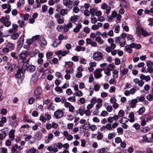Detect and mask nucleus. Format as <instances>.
<instances>
[{"label":"nucleus","mask_w":153,"mask_h":153,"mask_svg":"<svg viewBox=\"0 0 153 153\" xmlns=\"http://www.w3.org/2000/svg\"><path fill=\"white\" fill-rule=\"evenodd\" d=\"M102 8L103 10H105V13L108 15L109 14V12L111 10V8L109 6H108L105 3H103L101 5Z\"/></svg>","instance_id":"nucleus-8"},{"label":"nucleus","mask_w":153,"mask_h":153,"mask_svg":"<svg viewBox=\"0 0 153 153\" xmlns=\"http://www.w3.org/2000/svg\"><path fill=\"white\" fill-rule=\"evenodd\" d=\"M102 53L100 52H96L93 55V57L94 60L96 61H100L103 57Z\"/></svg>","instance_id":"nucleus-4"},{"label":"nucleus","mask_w":153,"mask_h":153,"mask_svg":"<svg viewBox=\"0 0 153 153\" xmlns=\"http://www.w3.org/2000/svg\"><path fill=\"white\" fill-rule=\"evenodd\" d=\"M18 121L16 120L12 122L11 125L13 127L16 128L18 124Z\"/></svg>","instance_id":"nucleus-53"},{"label":"nucleus","mask_w":153,"mask_h":153,"mask_svg":"<svg viewBox=\"0 0 153 153\" xmlns=\"http://www.w3.org/2000/svg\"><path fill=\"white\" fill-rule=\"evenodd\" d=\"M42 12L43 13L45 12L48 10V7L45 5H43L42 6Z\"/></svg>","instance_id":"nucleus-60"},{"label":"nucleus","mask_w":153,"mask_h":153,"mask_svg":"<svg viewBox=\"0 0 153 153\" xmlns=\"http://www.w3.org/2000/svg\"><path fill=\"white\" fill-rule=\"evenodd\" d=\"M134 82L135 84H138L140 87H142L144 84V82L142 80H140L136 78L134 79Z\"/></svg>","instance_id":"nucleus-18"},{"label":"nucleus","mask_w":153,"mask_h":153,"mask_svg":"<svg viewBox=\"0 0 153 153\" xmlns=\"http://www.w3.org/2000/svg\"><path fill=\"white\" fill-rule=\"evenodd\" d=\"M140 78L142 80H145L147 81H149L151 79L149 76H146L142 74L140 75Z\"/></svg>","instance_id":"nucleus-26"},{"label":"nucleus","mask_w":153,"mask_h":153,"mask_svg":"<svg viewBox=\"0 0 153 153\" xmlns=\"http://www.w3.org/2000/svg\"><path fill=\"white\" fill-rule=\"evenodd\" d=\"M47 109L49 110L54 111L55 109V106L52 103H51L48 106Z\"/></svg>","instance_id":"nucleus-35"},{"label":"nucleus","mask_w":153,"mask_h":153,"mask_svg":"<svg viewBox=\"0 0 153 153\" xmlns=\"http://www.w3.org/2000/svg\"><path fill=\"white\" fill-rule=\"evenodd\" d=\"M6 46L10 51H11L14 49L15 44L9 42L7 43Z\"/></svg>","instance_id":"nucleus-21"},{"label":"nucleus","mask_w":153,"mask_h":153,"mask_svg":"<svg viewBox=\"0 0 153 153\" xmlns=\"http://www.w3.org/2000/svg\"><path fill=\"white\" fill-rule=\"evenodd\" d=\"M0 151L2 153H7V149L5 147H1L0 148Z\"/></svg>","instance_id":"nucleus-58"},{"label":"nucleus","mask_w":153,"mask_h":153,"mask_svg":"<svg viewBox=\"0 0 153 153\" xmlns=\"http://www.w3.org/2000/svg\"><path fill=\"white\" fill-rule=\"evenodd\" d=\"M130 46L131 48H134L137 49H139L141 47V46L140 44H136L134 43H131Z\"/></svg>","instance_id":"nucleus-22"},{"label":"nucleus","mask_w":153,"mask_h":153,"mask_svg":"<svg viewBox=\"0 0 153 153\" xmlns=\"http://www.w3.org/2000/svg\"><path fill=\"white\" fill-rule=\"evenodd\" d=\"M79 114L81 116H82L85 113V108L83 107H81L79 109Z\"/></svg>","instance_id":"nucleus-45"},{"label":"nucleus","mask_w":153,"mask_h":153,"mask_svg":"<svg viewBox=\"0 0 153 153\" xmlns=\"http://www.w3.org/2000/svg\"><path fill=\"white\" fill-rule=\"evenodd\" d=\"M139 89V88L138 87H136L135 88H131L129 91L131 95H133L135 94V92Z\"/></svg>","instance_id":"nucleus-31"},{"label":"nucleus","mask_w":153,"mask_h":153,"mask_svg":"<svg viewBox=\"0 0 153 153\" xmlns=\"http://www.w3.org/2000/svg\"><path fill=\"white\" fill-rule=\"evenodd\" d=\"M136 32L138 36L142 35L144 37H146L150 35V34L146 30H144L143 28L139 29Z\"/></svg>","instance_id":"nucleus-7"},{"label":"nucleus","mask_w":153,"mask_h":153,"mask_svg":"<svg viewBox=\"0 0 153 153\" xmlns=\"http://www.w3.org/2000/svg\"><path fill=\"white\" fill-rule=\"evenodd\" d=\"M103 69H97L94 72V76L96 79H98L101 77L102 76L101 73V71H102Z\"/></svg>","instance_id":"nucleus-11"},{"label":"nucleus","mask_w":153,"mask_h":153,"mask_svg":"<svg viewBox=\"0 0 153 153\" xmlns=\"http://www.w3.org/2000/svg\"><path fill=\"white\" fill-rule=\"evenodd\" d=\"M117 133L119 134H122L123 133V128L120 127H118L117 128Z\"/></svg>","instance_id":"nucleus-56"},{"label":"nucleus","mask_w":153,"mask_h":153,"mask_svg":"<svg viewBox=\"0 0 153 153\" xmlns=\"http://www.w3.org/2000/svg\"><path fill=\"white\" fill-rule=\"evenodd\" d=\"M88 125V126L87 127V128H90L92 131H94L97 129V127L96 126L94 125L90 126V124L89 122L86 123L85 124V125Z\"/></svg>","instance_id":"nucleus-19"},{"label":"nucleus","mask_w":153,"mask_h":153,"mask_svg":"<svg viewBox=\"0 0 153 153\" xmlns=\"http://www.w3.org/2000/svg\"><path fill=\"white\" fill-rule=\"evenodd\" d=\"M47 0H36V7H34L35 8L40 7L41 6V3H45Z\"/></svg>","instance_id":"nucleus-17"},{"label":"nucleus","mask_w":153,"mask_h":153,"mask_svg":"<svg viewBox=\"0 0 153 153\" xmlns=\"http://www.w3.org/2000/svg\"><path fill=\"white\" fill-rule=\"evenodd\" d=\"M137 102V100L136 99H133L130 102L129 105L131 108H134L135 107L136 104Z\"/></svg>","instance_id":"nucleus-23"},{"label":"nucleus","mask_w":153,"mask_h":153,"mask_svg":"<svg viewBox=\"0 0 153 153\" xmlns=\"http://www.w3.org/2000/svg\"><path fill=\"white\" fill-rule=\"evenodd\" d=\"M36 100L33 97H31L28 100V102L29 104H32L34 102L35 100Z\"/></svg>","instance_id":"nucleus-64"},{"label":"nucleus","mask_w":153,"mask_h":153,"mask_svg":"<svg viewBox=\"0 0 153 153\" xmlns=\"http://www.w3.org/2000/svg\"><path fill=\"white\" fill-rule=\"evenodd\" d=\"M67 99L68 101L72 102H75L76 100L75 97L74 96L69 97Z\"/></svg>","instance_id":"nucleus-55"},{"label":"nucleus","mask_w":153,"mask_h":153,"mask_svg":"<svg viewBox=\"0 0 153 153\" xmlns=\"http://www.w3.org/2000/svg\"><path fill=\"white\" fill-rule=\"evenodd\" d=\"M145 108L144 107L142 106L135 112V114L136 115H141L145 112Z\"/></svg>","instance_id":"nucleus-15"},{"label":"nucleus","mask_w":153,"mask_h":153,"mask_svg":"<svg viewBox=\"0 0 153 153\" xmlns=\"http://www.w3.org/2000/svg\"><path fill=\"white\" fill-rule=\"evenodd\" d=\"M128 117L130 118L129 119V121L130 122L132 123L134 121V114L133 112H130L129 114Z\"/></svg>","instance_id":"nucleus-24"},{"label":"nucleus","mask_w":153,"mask_h":153,"mask_svg":"<svg viewBox=\"0 0 153 153\" xmlns=\"http://www.w3.org/2000/svg\"><path fill=\"white\" fill-rule=\"evenodd\" d=\"M128 72V70L127 68H124L123 70H120V74L122 75H126Z\"/></svg>","instance_id":"nucleus-38"},{"label":"nucleus","mask_w":153,"mask_h":153,"mask_svg":"<svg viewBox=\"0 0 153 153\" xmlns=\"http://www.w3.org/2000/svg\"><path fill=\"white\" fill-rule=\"evenodd\" d=\"M54 115L56 119H60L63 116V111L62 110H57L54 112Z\"/></svg>","instance_id":"nucleus-6"},{"label":"nucleus","mask_w":153,"mask_h":153,"mask_svg":"<svg viewBox=\"0 0 153 153\" xmlns=\"http://www.w3.org/2000/svg\"><path fill=\"white\" fill-rule=\"evenodd\" d=\"M38 77L36 74H33L31 78L30 84L31 85H34L36 82Z\"/></svg>","instance_id":"nucleus-12"},{"label":"nucleus","mask_w":153,"mask_h":153,"mask_svg":"<svg viewBox=\"0 0 153 153\" xmlns=\"http://www.w3.org/2000/svg\"><path fill=\"white\" fill-rule=\"evenodd\" d=\"M71 21L73 22H75L77 21V19L76 16H73L70 18Z\"/></svg>","instance_id":"nucleus-61"},{"label":"nucleus","mask_w":153,"mask_h":153,"mask_svg":"<svg viewBox=\"0 0 153 153\" xmlns=\"http://www.w3.org/2000/svg\"><path fill=\"white\" fill-rule=\"evenodd\" d=\"M128 3L125 1H123L120 3V5L121 7H126L128 5Z\"/></svg>","instance_id":"nucleus-34"},{"label":"nucleus","mask_w":153,"mask_h":153,"mask_svg":"<svg viewBox=\"0 0 153 153\" xmlns=\"http://www.w3.org/2000/svg\"><path fill=\"white\" fill-rule=\"evenodd\" d=\"M69 53V51H62V50H60L57 51H56L55 52V53L57 55H61V56H65L68 53Z\"/></svg>","instance_id":"nucleus-16"},{"label":"nucleus","mask_w":153,"mask_h":153,"mask_svg":"<svg viewBox=\"0 0 153 153\" xmlns=\"http://www.w3.org/2000/svg\"><path fill=\"white\" fill-rule=\"evenodd\" d=\"M120 30V26L119 25H117L116 26L114 32L116 33H118Z\"/></svg>","instance_id":"nucleus-54"},{"label":"nucleus","mask_w":153,"mask_h":153,"mask_svg":"<svg viewBox=\"0 0 153 153\" xmlns=\"http://www.w3.org/2000/svg\"><path fill=\"white\" fill-rule=\"evenodd\" d=\"M63 4L70 9L72 8L73 1L71 0H63Z\"/></svg>","instance_id":"nucleus-9"},{"label":"nucleus","mask_w":153,"mask_h":153,"mask_svg":"<svg viewBox=\"0 0 153 153\" xmlns=\"http://www.w3.org/2000/svg\"><path fill=\"white\" fill-rule=\"evenodd\" d=\"M24 41V38L22 36H21L18 41V45L17 49L18 50H19L23 45Z\"/></svg>","instance_id":"nucleus-13"},{"label":"nucleus","mask_w":153,"mask_h":153,"mask_svg":"<svg viewBox=\"0 0 153 153\" xmlns=\"http://www.w3.org/2000/svg\"><path fill=\"white\" fill-rule=\"evenodd\" d=\"M124 111L123 110H120L118 112V116L119 117H121L124 115Z\"/></svg>","instance_id":"nucleus-51"},{"label":"nucleus","mask_w":153,"mask_h":153,"mask_svg":"<svg viewBox=\"0 0 153 153\" xmlns=\"http://www.w3.org/2000/svg\"><path fill=\"white\" fill-rule=\"evenodd\" d=\"M18 149V145L17 144H15V145L12 147L11 149V151L12 153H15V152Z\"/></svg>","instance_id":"nucleus-42"},{"label":"nucleus","mask_w":153,"mask_h":153,"mask_svg":"<svg viewBox=\"0 0 153 153\" xmlns=\"http://www.w3.org/2000/svg\"><path fill=\"white\" fill-rule=\"evenodd\" d=\"M53 55V53L51 52H48L46 54V56L47 59H50Z\"/></svg>","instance_id":"nucleus-59"},{"label":"nucleus","mask_w":153,"mask_h":153,"mask_svg":"<svg viewBox=\"0 0 153 153\" xmlns=\"http://www.w3.org/2000/svg\"><path fill=\"white\" fill-rule=\"evenodd\" d=\"M115 133L114 132L110 133L108 135V139L109 140H111L115 137Z\"/></svg>","instance_id":"nucleus-48"},{"label":"nucleus","mask_w":153,"mask_h":153,"mask_svg":"<svg viewBox=\"0 0 153 153\" xmlns=\"http://www.w3.org/2000/svg\"><path fill=\"white\" fill-rule=\"evenodd\" d=\"M122 27L126 32H128L129 31V27L126 25V23L124 22L123 23Z\"/></svg>","instance_id":"nucleus-37"},{"label":"nucleus","mask_w":153,"mask_h":153,"mask_svg":"<svg viewBox=\"0 0 153 153\" xmlns=\"http://www.w3.org/2000/svg\"><path fill=\"white\" fill-rule=\"evenodd\" d=\"M136 99L137 100V102L139 101L142 102L145 100V98L143 96H141L137 97Z\"/></svg>","instance_id":"nucleus-43"},{"label":"nucleus","mask_w":153,"mask_h":153,"mask_svg":"<svg viewBox=\"0 0 153 153\" xmlns=\"http://www.w3.org/2000/svg\"><path fill=\"white\" fill-rule=\"evenodd\" d=\"M24 76L22 69L21 68H19L15 75V77L17 79H20L22 77H24Z\"/></svg>","instance_id":"nucleus-10"},{"label":"nucleus","mask_w":153,"mask_h":153,"mask_svg":"<svg viewBox=\"0 0 153 153\" xmlns=\"http://www.w3.org/2000/svg\"><path fill=\"white\" fill-rule=\"evenodd\" d=\"M109 150V149L108 147H104L99 149L100 153H105Z\"/></svg>","instance_id":"nucleus-29"},{"label":"nucleus","mask_w":153,"mask_h":153,"mask_svg":"<svg viewBox=\"0 0 153 153\" xmlns=\"http://www.w3.org/2000/svg\"><path fill=\"white\" fill-rule=\"evenodd\" d=\"M131 48L130 45H127L125 47V50L129 53H131L132 51V49Z\"/></svg>","instance_id":"nucleus-40"},{"label":"nucleus","mask_w":153,"mask_h":153,"mask_svg":"<svg viewBox=\"0 0 153 153\" xmlns=\"http://www.w3.org/2000/svg\"><path fill=\"white\" fill-rule=\"evenodd\" d=\"M15 131L14 130H11L9 134V138L12 140H13L14 139L15 137Z\"/></svg>","instance_id":"nucleus-25"},{"label":"nucleus","mask_w":153,"mask_h":153,"mask_svg":"<svg viewBox=\"0 0 153 153\" xmlns=\"http://www.w3.org/2000/svg\"><path fill=\"white\" fill-rule=\"evenodd\" d=\"M97 8L94 7L91 9L90 10V13L92 15H94L95 14Z\"/></svg>","instance_id":"nucleus-46"},{"label":"nucleus","mask_w":153,"mask_h":153,"mask_svg":"<svg viewBox=\"0 0 153 153\" xmlns=\"http://www.w3.org/2000/svg\"><path fill=\"white\" fill-rule=\"evenodd\" d=\"M82 25L80 24L77 25L76 27L74 28L73 31L75 33H77L80 30V29L82 27Z\"/></svg>","instance_id":"nucleus-27"},{"label":"nucleus","mask_w":153,"mask_h":153,"mask_svg":"<svg viewBox=\"0 0 153 153\" xmlns=\"http://www.w3.org/2000/svg\"><path fill=\"white\" fill-rule=\"evenodd\" d=\"M105 126L106 129L110 131L112 129L111 124L108 123Z\"/></svg>","instance_id":"nucleus-63"},{"label":"nucleus","mask_w":153,"mask_h":153,"mask_svg":"<svg viewBox=\"0 0 153 153\" xmlns=\"http://www.w3.org/2000/svg\"><path fill=\"white\" fill-rule=\"evenodd\" d=\"M19 35L18 33H15L12 35L11 38L13 40H16L18 39Z\"/></svg>","instance_id":"nucleus-47"},{"label":"nucleus","mask_w":153,"mask_h":153,"mask_svg":"<svg viewBox=\"0 0 153 153\" xmlns=\"http://www.w3.org/2000/svg\"><path fill=\"white\" fill-rule=\"evenodd\" d=\"M29 128H30V126L27 124L22 125L20 128V131H23V128L28 129Z\"/></svg>","instance_id":"nucleus-50"},{"label":"nucleus","mask_w":153,"mask_h":153,"mask_svg":"<svg viewBox=\"0 0 153 153\" xmlns=\"http://www.w3.org/2000/svg\"><path fill=\"white\" fill-rule=\"evenodd\" d=\"M42 92L41 88L40 87L37 88L36 90L34 92L33 96L35 98L36 100H37L40 98V95Z\"/></svg>","instance_id":"nucleus-5"},{"label":"nucleus","mask_w":153,"mask_h":153,"mask_svg":"<svg viewBox=\"0 0 153 153\" xmlns=\"http://www.w3.org/2000/svg\"><path fill=\"white\" fill-rule=\"evenodd\" d=\"M61 42V41L59 39H56L53 42L52 46L54 48H56L60 44Z\"/></svg>","instance_id":"nucleus-20"},{"label":"nucleus","mask_w":153,"mask_h":153,"mask_svg":"<svg viewBox=\"0 0 153 153\" xmlns=\"http://www.w3.org/2000/svg\"><path fill=\"white\" fill-rule=\"evenodd\" d=\"M51 118V116L48 113H45L44 115H42L40 117V120L43 123L45 122L46 121H49Z\"/></svg>","instance_id":"nucleus-2"},{"label":"nucleus","mask_w":153,"mask_h":153,"mask_svg":"<svg viewBox=\"0 0 153 153\" xmlns=\"http://www.w3.org/2000/svg\"><path fill=\"white\" fill-rule=\"evenodd\" d=\"M67 13V11L66 9H62L60 10V14L62 16H64Z\"/></svg>","instance_id":"nucleus-41"},{"label":"nucleus","mask_w":153,"mask_h":153,"mask_svg":"<svg viewBox=\"0 0 153 153\" xmlns=\"http://www.w3.org/2000/svg\"><path fill=\"white\" fill-rule=\"evenodd\" d=\"M146 98L149 101H151L153 100V93H151L146 96Z\"/></svg>","instance_id":"nucleus-36"},{"label":"nucleus","mask_w":153,"mask_h":153,"mask_svg":"<svg viewBox=\"0 0 153 153\" xmlns=\"http://www.w3.org/2000/svg\"><path fill=\"white\" fill-rule=\"evenodd\" d=\"M129 121V119H127L125 117H123L119 121V122L120 123H126Z\"/></svg>","instance_id":"nucleus-33"},{"label":"nucleus","mask_w":153,"mask_h":153,"mask_svg":"<svg viewBox=\"0 0 153 153\" xmlns=\"http://www.w3.org/2000/svg\"><path fill=\"white\" fill-rule=\"evenodd\" d=\"M29 153H38L39 152L34 147L32 148L27 150Z\"/></svg>","instance_id":"nucleus-39"},{"label":"nucleus","mask_w":153,"mask_h":153,"mask_svg":"<svg viewBox=\"0 0 153 153\" xmlns=\"http://www.w3.org/2000/svg\"><path fill=\"white\" fill-rule=\"evenodd\" d=\"M95 40L100 45L104 43V41L100 36L96 37Z\"/></svg>","instance_id":"nucleus-28"},{"label":"nucleus","mask_w":153,"mask_h":153,"mask_svg":"<svg viewBox=\"0 0 153 153\" xmlns=\"http://www.w3.org/2000/svg\"><path fill=\"white\" fill-rule=\"evenodd\" d=\"M55 90L56 91L59 92L60 93H62V90L61 88L58 87V86L56 87L55 88Z\"/></svg>","instance_id":"nucleus-62"},{"label":"nucleus","mask_w":153,"mask_h":153,"mask_svg":"<svg viewBox=\"0 0 153 153\" xmlns=\"http://www.w3.org/2000/svg\"><path fill=\"white\" fill-rule=\"evenodd\" d=\"M15 66L13 64L10 65L7 68V70L8 72H11L13 68H15Z\"/></svg>","instance_id":"nucleus-44"},{"label":"nucleus","mask_w":153,"mask_h":153,"mask_svg":"<svg viewBox=\"0 0 153 153\" xmlns=\"http://www.w3.org/2000/svg\"><path fill=\"white\" fill-rule=\"evenodd\" d=\"M27 66V70L28 72L30 73H33L35 71L36 69V67L33 65H29L28 66L26 65Z\"/></svg>","instance_id":"nucleus-14"},{"label":"nucleus","mask_w":153,"mask_h":153,"mask_svg":"<svg viewBox=\"0 0 153 153\" xmlns=\"http://www.w3.org/2000/svg\"><path fill=\"white\" fill-rule=\"evenodd\" d=\"M115 42L119 43L121 47H123L126 44L125 39L120 38V37H117L115 38Z\"/></svg>","instance_id":"nucleus-3"},{"label":"nucleus","mask_w":153,"mask_h":153,"mask_svg":"<svg viewBox=\"0 0 153 153\" xmlns=\"http://www.w3.org/2000/svg\"><path fill=\"white\" fill-rule=\"evenodd\" d=\"M119 71L118 70H114L112 72L113 74V77L115 79H117L118 77V73Z\"/></svg>","instance_id":"nucleus-30"},{"label":"nucleus","mask_w":153,"mask_h":153,"mask_svg":"<svg viewBox=\"0 0 153 153\" xmlns=\"http://www.w3.org/2000/svg\"><path fill=\"white\" fill-rule=\"evenodd\" d=\"M19 62H21L23 65L28 63L30 60L29 58H27V52L25 51H23L19 55Z\"/></svg>","instance_id":"nucleus-1"},{"label":"nucleus","mask_w":153,"mask_h":153,"mask_svg":"<svg viewBox=\"0 0 153 153\" xmlns=\"http://www.w3.org/2000/svg\"><path fill=\"white\" fill-rule=\"evenodd\" d=\"M73 63L71 62H65V67L66 68H68L72 67L73 65Z\"/></svg>","instance_id":"nucleus-32"},{"label":"nucleus","mask_w":153,"mask_h":153,"mask_svg":"<svg viewBox=\"0 0 153 153\" xmlns=\"http://www.w3.org/2000/svg\"><path fill=\"white\" fill-rule=\"evenodd\" d=\"M17 22L18 24H20V27H23L25 25V22L24 21H21L20 20H19Z\"/></svg>","instance_id":"nucleus-57"},{"label":"nucleus","mask_w":153,"mask_h":153,"mask_svg":"<svg viewBox=\"0 0 153 153\" xmlns=\"http://www.w3.org/2000/svg\"><path fill=\"white\" fill-rule=\"evenodd\" d=\"M127 38L128 40H131L132 41H134V38L132 36L131 34H127Z\"/></svg>","instance_id":"nucleus-52"},{"label":"nucleus","mask_w":153,"mask_h":153,"mask_svg":"<svg viewBox=\"0 0 153 153\" xmlns=\"http://www.w3.org/2000/svg\"><path fill=\"white\" fill-rule=\"evenodd\" d=\"M144 119L147 121H150L152 119L151 116L148 114H146L144 115Z\"/></svg>","instance_id":"nucleus-49"}]
</instances>
